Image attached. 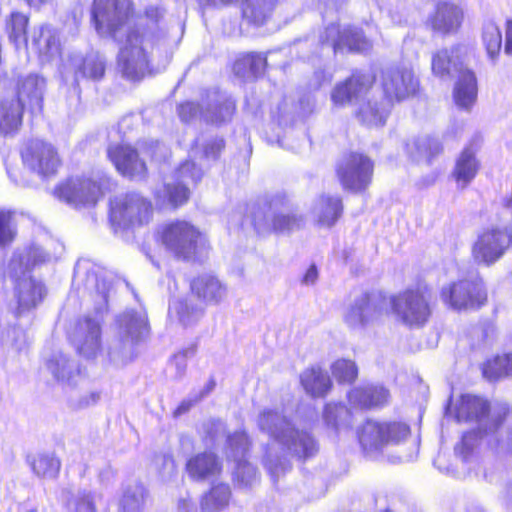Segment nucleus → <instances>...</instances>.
<instances>
[{
	"label": "nucleus",
	"mask_w": 512,
	"mask_h": 512,
	"mask_svg": "<svg viewBox=\"0 0 512 512\" xmlns=\"http://www.w3.org/2000/svg\"><path fill=\"white\" fill-rule=\"evenodd\" d=\"M55 196L75 207L94 205L102 195L101 184L89 178L74 177L55 188Z\"/></svg>",
	"instance_id": "obj_17"
},
{
	"label": "nucleus",
	"mask_w": 512,
	"mask_h": 512,
	"mask_svg": "<svg viewBox=\"0 0 512 512\" xmlns=\"http://www.w3.org/2000/svg\"><path fill=\"white\" fill-rule=\"evenodd\" d=\"M50 260V254L38 246H32L24 253H16L11 259L9 269L16 278L15 294L19 313L35 308L46 295V289L42 282L27 275L26 272L30 268Z\"/></svg>",
	"instance_id": "obj_6"
},
{
	"label": "nucleus",
	"mask_w": 512,
	"mask_h": 512,
	"mask_svg": "<svg viewBox=\"0 0 512 512\" xmlns=\"http://www.w3.org/2000/svg\"><path fill=\"white\" fill-rule=\"evenodd\" d=\"M337 174L345 189L362 191L371 182L373 163L362 154L351 153L343 157L338 165Z\"/></svg>",
	"instance_id": "obj_14"
},
{
	"label": "nucleus",
	"mask_w": 512,
	"mask_h": 512,
	"mask_svg": "<svg viewBox=\"0 0 512 512\" xmlns=\"http://www.w3.org/2000/svg\"><path fill=\"white\" fill-rule=\"evenodd\" d=\"M151 216V203L137 193L119 195L110 202V221L116 228L142 226L150 221Z\"/></svg>",
	"instance_id": "obj_10"
},
{
	"label": "nucleus",
	"mask_w": 512,
	"mask_h": 512,
	"mask_svg": "<svg viewBox=\"0 0 512 512\" xmlns=\"http://www.w3.org/2000/svg\"><path fill=\"white\" fill-rule=\"evenodd\" d=\"M224 147L222 139H214L204 147L203 154L208 159H216Z\"/></svg>",
	"instance_id": "obj_58"
},
{
	"label": "nucleus",
	"mask_w": 512,
	"mask_h": 512,
	"mask_svg": "<svg viewBox=\"0 0 512 512\" xmlns=\"http://www.w3.org/2000/svg\"><path fill=\"white\" fill-rule=\"evenodd\" d=\"M384 307L381 296L361 293L346 307L343 320L350 329L363 331L381 321Z\"/></svg>",
	"instance_id": "obj_12"
},
{
	"label": "nucleus",
	"mask_w": 512,
	"mask_h": 512,
	"mask_svg": "<svg viewBox=\"0 0 512 512\" xmlns=\"http://www.w3.org/2000/svg\"><path fill=\"white\" fill-rule=\"evenodd\" d=\"M332 376L339 383H352L358 375V368L354 361L337 359L331 365Z\"/></svg>",
	"instance_id": "obj_49"
},
{
	"label": "nucleus",
	"mask_w": 512,
	"mask_h": 512,
	"mask_svg": "<svg viewBox=\"0 0 512 512\" xmlns=\"http://www.w3.org/2000/svg\"><path fill=\"white\" fill-rule=\"evenodd\" d=\"M511 244L508 233L490 229L481 233L472 248V256L479 264L487 266L498 261Z\"/></svg>",
	"instance_id": "obj_20"
},
{
	"label": "nucleus",
	"mask_w": 512,
	"mask_h": 512,
	"mask_svg": "<svg viewBox=\"0 0 512 512\" xmlns=\"http://www.w3.org/2000/svg\"><path fill=\"white\" fill-rule=\"evenodd\" d=\"M85 286L87 289H95L100 296L103 305L107 304L110 285L105 280H100L95 273H88Z\"/></svg>",
	"instance_id": "obj_53"
},
{
	"label": "nucleus",
	"mask_w": 512,
	"mask_h": 512,
	"mask_svg": "<svg viewBox=\"0 0 512 512\" xmlns=\"http://www.w3.org/2000/svg\"><path fill=\"white\" fill-rule=\"evenodd\" d=\"M419 82L411 68L393 67L385 70L382 75V87L385 98L392 104L414 95Z\"/></svg>",
	"instance_id": "obj_21"
},
{
	"label": "nucleus",
	"mask_w": 512,
	"mask_h": 512,
	"mask_svg": "<svg viewBox=\"0 0 512 512\" xmlns=\"http://www.w3.org/2000/svg\"><path fill=\"white\" fill-rule=\"evenodd\" d=\"M159 7H148L134 16L130 0H94L91 19L97 33L111 36L121 44L118 68L127 79L136 81L150 72V54L160 41Z\"/></svg>",
	"instance_id": "obj_1"
},
{
	"label": "nucleus",
	"mask_w": 512,
	"mask_h": 512,
	"mask_svg": "<svg viewBox=\"0 0 512 512\" xmlns=\"http://www.w3.org/2000/svg\"><path fill=\"white\" fill-rule=\"evenodd\" d=\"M476 150L466 147L456 160L453 177L460 188H465L476 176L480 164L476 158Z\"/></svg>",
	"instance_id": "obj_34"
},
{
	"label": "nucleus",
	"mask_w": 512,
	"mask_h": 512,
	"mask_svg": "<svg viewBox=\"0 0 512 512\" xmlns=\"http://www.w3.org/2000/svg\"><path fill=\"white\" fill-rule=\"evenodd\" d=\"M47 368L58 382L67 385H74L79 376L77 364L62 353L55 354L47 362Z\"/></svg>",
	"instance_id": "obj_37"
},
{
	"label": "nucleus",
	"mask_w": 512,
	"mask_h": 512,
	"mask_svg": "<svg viewBox=\"0 0 512 512\" xmlns=\"http://www.w3.org/2000/svg\"><path fill=\"white\" fill-rule=\"evenodd\" d=\"M28 25V17L20 12L11 13L6 23V29L9 34V38L15 44L20 42L27 43L26 39V28Z\"/></svg>",
	"instance_id": "obj_47"
},
{
	"label": "nucleus",
	"mask_w": 512,
	"mask_h": 512,
	"mask_svg": "<svg viewBox=\"0 0 512 512\" xmlns=\"http://www.w3.org/2000/svg\"><path fill=\"white\" fill-rule=\"evenodd\" d=\"M15 512H38V505L31 501H25L17 506Z\"/></svg>",
	"instance_id": "obj_64"
},
{
	"label": "nucleus",
	"mask_w": 512,
	"mask_h": 512,
	"mask_svg": "<svg viewBox=\"0 0 512 512\" xmlns=\"http://www.w3.org/2000/svg\"><path fill=\"white\" fill-rule=\"evenodd\" d=\"M206 432L212 441L225 436V426L219 420H211L206 424Z\"/></svg>",
	"instance_id": "obj_56"
},
{
	"label": "nucleus",
	"mask_w": 512,
	"mask_h": 512,
	"mask_svg": "<svg viewBox=\"0 0 512 512\" xmlns=\"http://www.w3.org/2000/svg\"><path fill=\"white\" fill-rule=\"evenodd\" d=\"M441 299L455 310L466 309L480 305L485 300L482 289V281L478 275H472L469 279L459 280L441 291Z\"/></svg>",
	"instance_id": "obj_15"
},
{
	"label": "nucleus",
	"mask_w": 512,
	"mask_h": 512,
	"mask_svg": "<svg viewBox=\"0 0 512 512\" xmlns=\"http://www.w3.org/2000/svg\"><path fill=\"white\" fill-rule=\"evenodd\" d=\"M195 354V348L194 347H188L178 353H176L169 364V369L174 370V377L175 378H182L187 369V362L188 359L193 357Z\"/></svg>",
	"instance_id": "obj_52"
},
{
	"label": "nucleus",
	"mask_w": 512,
	"mask_h": 512,
	"mask_svg": "<svg viewBox=\"0 0 512 512\" xmlns=\"http://www.w3.org/2000/svg\"><path fill=\"white\" fill-rule=\"evenodd\" d=\"M3 341L5 345L20 352L27 346V333L20 327H10L4 332Z\"/></svg>",
	"instance_id": "obj_50"
},
{
	"label": "nucleus",
	"mask_w": 512,
	"mask_h": 512,
	"mask_svg": "<svg viewBox=\"0 0 512 512\" xmlns=\"http://www.w3.org/2000/svg\"><path fill=\"white\" fill-rule=\"evenodd\" d=\"M163 465L164 469L167 471V475L171 477L176 473V464L174 459L171 456L163 457Z\"/></svg>",
	"instance_id": "obj_63"
},
{
	"label": "nucleus",
	"mask_w": 512,
	"mask_h": 512,
	"mask_svg": "<svg viewBox=\"0 0 512 512\" xmlns=\"http://www.w3.org/2000/svg\"><path fill=\"white\" fill-rule=\"evenodd\" d=\"M300 381L304 390L313 397H324L332 387L329 375L318 366L304 370Z\"/></svg>",
	"instance_id": "obj_36"
},
{
	"label": "nucleus",
	"mask_w": 512,
	"mask_h": 512,
	"mask_svg": "<svg viewBox=\"0 0 512 512\" xmlns=\"http://www.w3.org/2000/svg\"><path fill=\"white\" fill-rule=\"evenodd\" d=\"M468 48L455 45L441 49L432 56V73L440 79H449L452 72L458 73L453 89V99L460 109L469 110L477 99V79L474 72L464 67Z\"/></svg>",
	"instance_id": "obj_5"
},
{
	"label": "nucleus",
	"mask_w": 512,
	"mask_h": 512,
	"mask_svg": "<svg viewBox=\"0 0 512 512\" xmlns=\"http://www.w3.org/2000/svg\"><path fill=\"white\" fill-rule=\"evenodd\" d=\"M483 375L490 381L512 375V353L488 360L483 366Z\"/></svg>",
	"instance_id": "obj_45"
},
{
	"label": "nucleus",
	"mask_w": 512,
	"mask_h": 512,
	"mask_svg": "<svg viewBox=\"0 0 512 512\" xmlns=\"http://www.w3.org/2000/svg\"><path fill=\"white\" fill-rule=\"evenodd\" d=\"M107 155L122 175L130 178L145 175L146 165L144 161L139 158L137 151L129 145H111L108 147Z\"/></svg>",
	"instance_id": "obj_24"
},
{
	"label": "nucleus",
	"mask_w": 512,
	"mask_h": 512,
	"mask_svg": "<svg viewBox=\"0 0 512 512\" xmlns=\"http://www.w3.org/2000/svg\"><path fill=\"white\" fill-rule=\"evenodd\" d=\"M317 279H318V270H317V267L314 264H312L306 270L301 282L304 285L310 286V285L315 284Z\"/></svg>",
	"instance_id": "obj_59"
},
{
	"label": "nucleus",
	"mask_w": 512,
	"mask_h": 512,
	"mask_svg": "<svg viewBox=\"0 0 512 512\" xmlns=\"http://www.w3.org/2000/svg\"><path fill=\"white\" fill-rule=\"evenodd\" d=\"M216 386V382L214 379H209L204 387L200 390L198 394H195V401H200L208 394H210Z\"/></svg>",
	"instance_id": "obj_61"
},
{
	"label": "nucleus",
	"mask_w": 512,
	"mask_h": 512,
	"mask_svg": "<svg viewBox=\"0 0 512 512\" xmlns=\"http://www.w3.org/2000/svg\"><path fill=\"white\" fill-rule=\"evenodd\" d=\"M103 307L97 308V314ZM71 341L80 355L94 358L101 348V319L86 316L80 319L71 334Z\"/></svg>",
	"instance_id": "obj_19"
},
{
	"label": "nucleus",
	"mask_w": 512,
	"mask_h": 512,
	"mask_svg": "<svg viewBox=\"0 0 512 512\" xmlns=\"http://www.w3.org/2000/svg\"><path fill=\"white\" fill-rule=\"evenodd\" d=\"M409 426L403 422H378L367 420L358 431V438L367 453L381 450L388 444H396L409 435Z\"/></svg>",
	"instance_id": "obj_11"
},
{
	"label": "nucleus",
	"mask_w": 512,
	"mask_h": 512,
	"mask_svg": "<svg viewBox=\"0 0 512 512\" xmlns=\"http://www.w3.org/2000/svg\"><path fill=\"white\" fill-rule=\"evenodd\" d=\"M212 98L213 105H209L205 111H200L198 104L194 102L180 104L178 107L179 117L182 121L189 122L199 114L205 121L215 124L230 120L235 111L234 101L216 92L213 93Z\"/></svg>",
	"instance_id": "obj_22"
},
{
	"label": "nucleus",
	"mask_w": 512,
	"mask_h": 512,
	"mask_svg": "<svg viewBox=\"0 0 512 512\" xmlns=\"http://www.w3.org/2000/svg\"><path fill=\"white\" fill-rule=\"evenodd\" d=\"M139 149L156 161L164 160L168 153V149L157 141L139 143Z\"/></svg>",
	"instance_id": "obj_54"
},
{
	"label": "nucleus",
	"mask_w": 512,
	"mask_h": 512,
	"mask_svg": "<svg viewBox=\"0 0 512 512\" xmlns=\"http://www.w3.org/2000/svg\"><path fill=\"white\" fill-rule=\"evenodd\" d=\"M369 395L368 398H361V408L377 407L386 404L389 400V392L382 385L377 384H365L360 385L352 389L348 393V399L359 400L361 395Z\"/></svg>",
	"instance_id": "obj_39"
},
{
	"label": "nucleus",
	"mask_w": 512,
	"mask_h": 512,
	"mask_svg": "<svg viewBox=\"0 0 512 512\" xmlns=\"http://www.w3.org/2000/svg\"><path fill=\"white\" fill-rule=\"evenodd\" d=\"M277 0H245L243 16L256 25L263 24L271 15Z\"/></svg>",
	"instance_id": "obj_42"
},
{
	"label": "nucleus",
	"mask_w": 512,
	"mask_h": 512,
	"mask_svg": "<svg viewBox=\"0 0 512 512\" xmlns=\"http://www.w3.org/2000/svg\"><path fill=\"white\" fill-rule=\"evenodd\" d=\"M149 325L144 311L127 310L115 320L116 338L109 346V361L116 367L125 366L137 356V345L147 337Z\"/></svg>",
	"instance_id": "obj_7"
},
{
	"label": "nucleus",
	"mask_w": 512,
	"mask_h": 512,
	"mask_svg": "<svg viewBox=\"0 0 512 512\" xmlns=\"http://www.w3.org/2000/svg\"><path fill=\"white\" fill-rule=\"evenodd\" d=\"M148 498L146 488L138 482L127 485L122 493L119 506L122 512L143 511Z\"/></svg>",
	"instance_id": "obj_40"
},
{
	"label": "nucleus",
	"mask_w": 512,
	"mask_h": 512,
	"mask_svg": "<svg viewBox=\"0 0 512 512\" xmlns=\"http://www.w3.org/2000/svg\"><path fill=\"white\" fill-rule=\"evenodd\" d=\"M464 19L461 6L444 1L436 5L435 12L429 17L431 28L441 34H452L459 30Z\"/></svg>",
	"instance_id": "obj_26"
},
{
	"label": "nucleus",
	"mask_w": 512,
	"mask_h": 512,
	"mask_svg": "<svg viewBox=\"0 0 512 512\" xmlns=\"http://www.w3.org/2000/svg\"><path fill=\"white\" fill-rule=\"evenodd\" d=\"M266 67V57L262 54H248L237 59L233 65L236 75L253 78L260 75Z\"/></svg>",
	"instance_id": "obj_43"
},
{
	"label": "nucleus",
	"mask_w": 512,
	"mask_h": 512,
	"mask_svg": "<svg viewBox=\"0 0 512 512\" xmlns=\"http://www.w3.org/2000/svg\"><path fill=\"white\" fill-rule=\"evenodd\" d=\"M24 104L15 98L0 101V135L15 134L21 124Z\"/></svg>",
	"instance_id": "obj_32"
},
{
	"label": "nucleus",
	"mask_w": 512,
	"mask_h": 512,
	"mask_svg": "<svg viewBox=\"0 0 512 512\" xmlns=\"http://www.w3.org/2000/svg\"><path fill=\"white\" fill-rule=\"evenodd\" d=\"M168 316L171 321L188 327L201 319L203 308L194 305L190 299L178 298L170 302Z\"/></svg>",
	"instance_id": "obj_35"
},
{
	"label": "nucleus",
	"mask_w": 512,
	"mask_h": 512,
	"mask_svg": "<svg viewBox=\"0 0 512 512\" xmlns=\"http://www.w3.org/2000/svg\"><path fill=\"white\" fill-rule=\"evenodd\" d=\"M483 43L487 54L491 59H495L502 46V36L498 26L493 22H488L483 28Z\"/></svg>",
	"instance_id": "obj_48"
},
{
	"label": "nucleus",
	"mask_w": 512,
	"mask_h": 512,
	"mask_svg": "<svg viewBox=\"0 0 512 512\" xmlns=\"http://www.w3.org/2000/svg\"><path fill=\"white\" fill-rule=\"evenodd\" d=\"M342 213L341 199L336 196H320L312 209V214L320 226L331 227Z\"/></svg>",
	"instance_id": "obj_33"
},
{
	"label": "nucleus",
	"mask_w": 512,
	"mask_h": 512,
	"mask_svg": "<svg viewBox=\"0 0 512 512\" xmlns=\"http://www.w3.org/2000/svg\"><path fill=\"white\" fill-rule=\"evenodd\" d=\"M250 442L244 431L227 436L228 459L235 462L234 481L243 487L251 486L257 479L256 469L246 461L245 456Z\"/></svg>",
	"instance_id": "obj_18"
},
{
	"label": "nucleus",
	"mask_w": 512,
	"mask_h": 512,
	"mask_svg": "<svg viewBox=\"0 0 512 512\" xmlns=\"http://www.w3.org/2000/svg\"><path fill=\"white\" fill-rule=\"evenodd\" d=\"M70 71H73L76 83H78L80 78L98 80L104 75L105 62L96 53L88 54L85 58L80 55H73L63 65L62 76L67 79Z\"/></svg>",
	"instance_id": "obj_25"
},
{
	"label": "nucleus",
	"mask_w": 512,
	"mask_h": 512,
	"mask_svg": "<svg viewBox=\"0 0 512 512\" xmlns=\"http://www.w3.org/2000/svg\"><path fill=\"white\" fill-rule=\"evenodd\" d=\"M101 399V393L99 391H90L78 399H73L70 401V406L73 409H85L91 406L96 405Z\"/></svg>",
	"instance_id": "obj_55"
},
{
	"label": "nucleus",
	"mask_w": 512,
	"mask_h": 512,
	"mask_svg": "<svg viewBox=\"0 0 512 512\" xmlns=\"http://www.w3.org/2000/svg\"><path fill=\"white\" fill-rule=\"evenodd\" d=\"M505 53L512 55V20H507L505 31Z\"/></svg>",
	"instance_id": "obj_60"
},
{
	"label": "nucleus",
	"mask_w": 512,
	"mask_h": 512,
	"mask_svg": "<svg viewBox=\"0 0 512 512\" xmlns=\"http://www.w3.org/2000/svg\"><path fill=\"white\" fill-rule=\"evenodd\" d=\"M406 148L410 156L417 161L422 159L429 161L442 149L439 141L430 136L418 137L412 143H408Z\"/></svg>",
	"instance_id": "obj_44"
},
{
	"label": "nucleus",
	"mask_w": 512,
	"mask_h": 512,
	"mask_svg": "<svg viewBox=\"0 0 512 512\" xmlns=\"http://www.w3.org/2000/svg\"><path fill=\"white\" fill-rule=\"evenodd\" d=\"M30 466L37 477L54 479L59 474L61 462L52 453H41L31 458Z\"/></svg>",
	"instance_id": "obj_41"
},
{
	"label": "nucleus",
	"mask_w": 512,
	"mask_h": 512,
	"mask_svg": "<svg viewBox=\"0 0 512 512\" xmlns=\"http://www.w3.org/2000/svg\"><path fill=\"white\" fill-rule=\"evenodd\" d=\"M21 155L24 165L43 177L54 175L61 166V159L56 148L43 140L29 141Z\"/></svg>",
	"instance_id": "obj_13"
},
{
	"label": "nucleus",
	"mask_w": 512,
	"mask_h": 512,
	"mask_svg": "<svg viewBox=\"0 0 512 512\" xmlns=\"http://www.w3.org/2000/svg\"><path fill=\"white\" fill-rule=\"evenodd\" d=\"M45 80L37 74H29L18 81V97L21 103L29 105L33 111L41 109Z\"/></svg>",
	"instance_id": "obj_31"
},
{
	"label": "nucleus",
	"mask_w": 512,
	"mask_h": 512,
	"mask_svg": "<svg viewBox=\"0 0 512 512\" xmlns=\"http://www.w3.org/2000/svg\"><path fill=\"white\" fill-rule=\"evenodd\" d=\"M256 424L270 439L265 448L264 464L272 474H278L283 469L286 455L305 459L313 456L318 450L313 436L305 430L296 428L276 408L261 409Z\"/></svg>",
	"instance_id": "obj_2"
},
{
	"label": "nucleus",
	"mask_w": 512,
	"mask_h": 512,
	"mask_svg": "<svg viewBox=\"0 0 512 512\" xmlns=\"http://www.w3.org/2000/svg\"><path fill=\"white\" fill-rule=\"evenodd\" d=\"M323 417L327 426L337 431L350 425L351 414L342 404H327Z\"/></svg>",
	"instance_id": "obj_46"
},
{
	"label": "nucleus",
	"mask_w": 512,
	"mask_h": 512,
	"mask_svg": "<svg viewBox=\"0 0 512 512\" xmlns=\"http://www.w3.org/2000/svg\"><path fill=\"white\" fill-rule=\"evenodd\" d=\"M191 290L194 295L207 304H218L227 295L226 287L213 275L204 274L191 282Z\"/></svg>",
	"instance_id": "obj_30"
},
{
	"label": "nucleus",
	"mask_w": 512,
	"mask_h": 512,
	"mask_svg": "<svg viewBox=\"0 0 512 512\" xmlns=\"http://www.w3.org/2000/svg\"><path fill=\"white\" fill-rule=\"evenodd\" d=\"M161 240L168 250L186 260L195 259L207 249L205 236L186 221L163 226Z\"/></svg>",
	"instance_id": "obj_9"
},
{
	"label": "nucleus",
	"mask_w": 512,
	"mask_h": 512,
	"mask_svg": "<svg viewBox=\"0 0 512 512\" xmlns=\"http://www.w3.org/2000/svg\"><path fill=\"white\" fill-rule=\"evenodd\" d=\"M222 470V464L212 452L198 453L186 463V471L189 477L196 481H204L218 476Z\"/></svg>",
	"instance_id": "obj_28"
},
{
	"label": "nucleus",
	"mask_w": 512,
	"mask_h": 512,
	"mask_svg": "<svg viewBox=\"0 0 512 512\" xmlns=\"http://www.w3.org/2000/svg\"><path fill=\"white\" fill-rule=\"evenodd\" d=\"M231 496L232 492L229 485L215 484L202 496L201 510L203 512H221L228 507Z\"/></svg>",
	"instance_id": "obj_38"
},
{
	"label": "nucleus",
	"mask_w": 512,
	"mask_h": 512,
	"mask_svg": "<svg viewBox=\"0 0 512 512\" xmlns=\"http://www.w3.org/2000/svg\"><path fill=\"white\" fill-rule=\"evenodd\" d=\"M72 512H95L92 495L85 493L79 497Z\"/></svg>",
	"instance_id": "obj_57"
},
{
	"label": "nucleus",
	"mask_w": 512,
	"mask_h": 512,
	"mask_svg": "<svg viewBox=\"0 0 512 512\" xmlns=\"http://www.w3.org/2000/svg\"><path fill=\"white\" fill-rule=\"evenodd\" d=\"M427 289H407L390 297L392 312L398 322L410 327H423L429 320L431 308Z\"/></svg>",
	"instance_id": "obj_8"
},
{
	"label": "nucleus",
	"mask_w": 512,
	"mask_h": 512,
	"mask_svg": "<svg viewBox=\"0 0 512 512\" xmlns=\"http://www.w3.org/2000/svg\"><path fill=\"white\" fill-rule=\"evenodd\" d=\"M198 401H195V395H193L191 398L189 399H185L183 400L180 405L177 407L175 413L177 415H180L182 413H185L187 412L195 403H197Z\"/></svg>",
	"instance_id": "obj_62"
},
{
	"label": "nucleus",
	"mask_w": 512,
	"mask_h": 512,
	"mask_svg": "<svg viewBox=\"0 0 512 512\" xmlns=\"http://www.w3.org/2000/svg\"><path fill=\"white\" fill-rule=\"evenodd\" d=\"M370 73H354L344 82L338 83L331 92V101L336 107L349 103H358L357 118L369 127L383 126L390 113L392 104L385 98L381 101L368 97L374 83Z\"/></svg>",
	"instance_id": "obj_3"
},
{
	"label": "nucleus",
	"mask_w": 512,
	"mask_h": 512,
	"mask_svg": "<svg viewBox=\"0 0 512 512\" xmlns=\"http://www.w3.org/2000/svg\"><path fill=\"white\" fill-rule=\"evenodd\" d=\"M488 403L481 397L465 394L455 405V415L458 421H476L478 431L467 432L462 436L461 443L455 447L457 454L466 459L479 441L486 440L490 445L500 422L508 412L506 405H499L491 413H487Z\"/></svg>",
	"instance_id": "obj_4"
},
{
	"label": "nucleus",
	"mask_w": 512,
	"mask_h": 512,
	"mask_svg": "<svg viewBox=\"0 0 512 512\" xmlns=\"http://www.w3.org/2000/svg\"><path fill=\"white\" fill-rule=\"evenodd\" d=\"M322 45L329 46L334 53L344 50L351 52H364L370 49V42L361 32L352 27L340 28L332 24L328 26L320 37Z\"/></svg>",
	"instance_id": "obj_23"
},
{
	"label": "nucleus",
	"mask_w": 512,
	"mask_h": 512,
	"mask_svg": "<svg viewBox=\"0 0 512 512\" xmlns=\"http://www.w3.org/2000/svg\"><path fill=\"white\" fill-rule=\"evenodd\" d=\"M201 177V169L194 162L186 161L175 172L173 181L164 184L163 194L157 192L156 197L162 203L167 202L175 207L182 205L189 197L187 185L196 183Z\"/></svg>",
	"instance_id": "obj_16"
},
{
	"label": "nucleus",
	"mask_w": 512,
	"mask_h": 512,
	"mask_svg": "<svg viewBox=\"0 0 512 512\" xmlns=\"http://www.w3.org/2000/svg\"><path fill=\"white\" fill-rule=\"evenodd\" d=\"M301 223L302 218L296 217L284 210L279 212L273 211L269 215H266L263 220L259 219L258 216L253 220V225L259 234L268 231L277 233L289 232L298 228Z\"/></svg>",
	"instance_id": "obj_29"
},
{
	"label": "nucleus",
	"mask_w": 512,
	"mask_h": 512,
	"mask_svg": "<svg viewBox=\"0 0 512 512\" xmlns=\"http://www.w3.org/2000/svg\"><path fill=\"white\" fill-rule=\"evenodd\" d=\"M31 47L38 53L42 63L58 61L61 57V43L58 32L50 26L34 29Z\"/></svg>",
	"instance_id": "obj_27"
},
{
	"label": "nucleus",
	"mask_w": 512,
	"mask_h": 512,
	"mask_svg": "<svg viewBox=\"0 0 512 512\" xmlns=\"http://www.w3.org/2000/svg\"><path fill=\"white\" fill-rule=\"evenodd\" d=\"M15 236L13 213L11 211H0V246L12 242Z\"/></svg>",
	"instance_id": "obj_51"
}]
</instances>
